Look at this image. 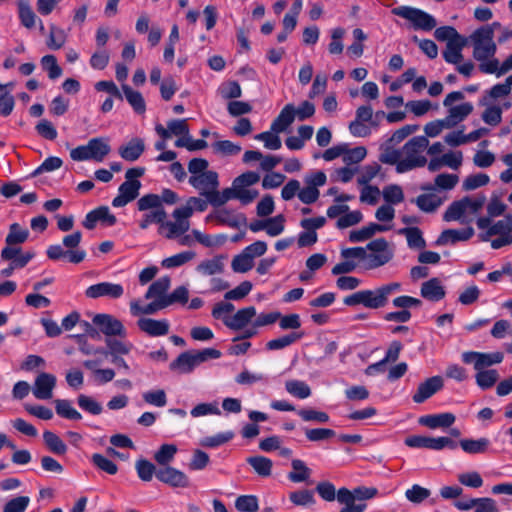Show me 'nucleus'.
<instances>
[{"label": "nucleus", "instance_id": "nucleus-14", "mask_svg": "<svg viewBox=\"0 0 512 512\" xmlns=\"http://www.w3.org/2000/svg\"><path fill=\"white\" fill-rule=\"evenodd\" d=\"M441 376H433L420 383L412 399L415 403H423L443 388Z\"/></svg>", "mask_w": 512, "mask_h": 512}, {"label": "nucleus", "instance_id": "nucleus-54", "mask_svg": "<svg viewBox=\"0 0 512 512\" xmlns=\"http://www.w3.org/2000/svg\"><path fill=\"white\" fill-rule=\"evenodd\" d=\"M91 461L98 469H100L110 475H114L118 471L117 465L113 461H111L108 458H106L105 456H103L102 454H99V453L93 454Z\"/></svg>", "mask_w": 512, "mask_h": 512}, {"label": "nucleus", "instance_id": "nucleus-29", "mask_svg": "<svg viewBox=\"0 0 512 512\" xmlns=\"http://www.w3.org/2000/svg\"><path fill=\"white\" fill-rule=\"evenodd\" d=\"M304 336V332L302 331H294L287 335H283L279 338L272 339L266 343V349L268 350H281L284 349L293 343L299 341Z\"/></svg>", "mask_w": 512, "mask_h": 512}, {"label": "nucleus", "instance_id": "nucleus-62", "mask_svg": "<svg viewBox=\"0 0 512 512\" xmlns=\"http://www.w3.org/2000/svg\"><path fill=\"white\" fill-rule=\"evenodd\" d=\"M66 41V35L64 31L54 25L50 27V34L47 45L50 49H60Z\"/></svg>", "mask_w": 512, "mask_h": 512}, {"label": "nucleus", "instance_id": "nucleus-30", "mask_svg": "<svg viewBox=\"0 0 512 512\" xmlns=\"http://www.w3.org/2000/svg\"><path fill=\"white\" fill-rule=\"evenodd\" d=\"M225 257L223 255L215 256L212 259L202 261L197 266V271L206 276H212L215 274H220L224 271V263L223 260Z\"/></svg>", "mask_w": 512, "mask_h": 512}, {"label": "nucleus", "instance_id": "nucleus-46", "mask_svg": "<svg viewBox=\"0 0 512 512\" xmlns=\"http://www.w3.org/2000/svg\"><path fill=\"white\" fill-rule=\"evenodd\" d=\"M290 501L297 506H311L315 504L314 493L308 489H302L289 494Z\"/></svg>", "mask_w": 512, "mask_h": 512}, {"label": "nucleus", "instance_id": "nucleus-38", "mask_svg": "<svg viewBox=\"0 0 512 512\" xmlns=\"http://www.w3.org/2000/svg\"><path fill=\"white\" fill-rule=\"evenodd\" d=\"M285 389L289 394L299 399H305L311 395V388L306 382L301 380L286 381Z\"/></svg>", "mask_w": 512, "mask_h": 512}, {"label": "nucleus", "instance_id": "nucleus-5", "mask_svg": "<svg viewBox=\"0 0 512 512\" xmlns=\"http://www.w3.org/2000/svg\"><path fill=\"white\" fill-rule=\"evenodd\" d=\"M110 146L103 138H92L87 145H81L71 150L70 157L74 161L95 160L101 162L109 154Z\"/></svg>", "mask_w": 512, "mask_h": 512}, {"label": "nucleus", "instance_id": "nucleus-45", "mask_svg": "<svg viewBox=\"0 0 512 512\" xmlns=\"http://www.w3.org/2000/svg\"><path fill=\"white\" fill-rule=\"evenodd\" d=\"M135 469L137 471L138 477L145 482L151 481L153 475H156L158 470L153 463L143 458L136 461Z\"/></svg>", "mask_w": 512, "mask_h": 512}, {"label": "nucleus", "instance_id": "nucleus-28", "mask_svg": "<svg viewBox=\"0 0 512 512\" xmlns=\"http://www.w3.org/2000/svg\"><path fill=\"white\" fill-rule=\"evenodd\" d=\"M122 91L133 110L137 114H144L146 111V104L142 94L139 91L133 90L127 84H122Z\"/></svg>", "mask_w": 512, "mask_h": 512}, {"label": "nucleus", "instance_id": "nucleus-18", "mask_svg": "<svg viewBox=\"0 0 512 512\" xmlns=\"http://www.w3.org/2000/svg\"><path fill=\"white\" fill-rule=\"evenodd\" d=\"M137 325L141 331L152 337L164 336L169 332V323L167 320L140 318L137 321Z\"/></svg>", "mask_w": 512, "mask_h": 512}, {"label": "nucleus", "instance_id": "nucleus-20", "mask_svg": "<svg viewBox=\"0 0 512 512\" xmlns=\"http://www.w3.org/2000/svg\"><path fill=\"white\" fill-rule=\"evenodd\" d=\"M473 235H474V229L472 227H467L462 230L446 229L437 238L435 244L437 246H444V245L448 244L449 242L454 244L458 241H467Z\"/></svg>", "mask_w": 512, "mask_h": 512}, {"label": "nucleus", "instance_id": "nucleus-13", "mask_svg": "<svg viewBox=\"0 0 512 512\" xmlns=\"http://www.w3.org/2000/svg\"><path fill=\"white\" fill-rule=\"evenodd\" d=\"M477 227L481 230L487 229V237L494 235H511L512 215H507L505 219L499 220L491 225L489 217H480L476 221Z\"/></svg>", "mask_w": 512, "mask_h": 512}, {"label": "nucleus", "instance_id": "nucleus-7", "mask_svg": "<svg viewBox=\"0 0 512 512\" xmlns=\"http://www.w3.org/2000/svg\"><path fill=\"white\" fill-rule=\"evenodd\" d=\"M391 12L396 16L411 21L415 29L431 31L437 25L436 20L432 15L418 8L399 6L393 8Z\"/></svg>", "mask_w": 512, "mask_h": 512}, {"label": "nucleus", "instance_id": "nucleus-41", "mask_svg": "<svg viewBox=\"0 0 512 512\" xmlns=\"http://www.w3.org/2000/svg\"><path fill=\"white\" fill-rule=\"evenodd\" d=\"M177 452V447L174 444H163L158 451L154 454L155 461L161 466H168L173 460Z\"/></svg>", "mask_w": 512, "mask_h": 512}, {"label": "nucleus", "instance_id": "nucleus-12", "mask_svg": "<svg viewBox=\"0 0 512 512\" xmlns=\"http://www.w3.org/2000/svg\"><path fill=\"white\" fill-rule=\"evenodd\" d=\"M56 381V377L53 374L41 372L34 381L32 388L33 395L40 400L51 399Z\"/></svg>", "mask_w": 512, "mask_h": 512}, {"label": "nucleus", "instance_id": "nucleus-34", "mask_svg": "<svg viewBox=\"0 0 512 512\" xmlns=\"http://www.w3.org/2000/svg\"><path fill=\"white\" fill-rule=\"evenodd\" d=\"M55 411L57 415L69 420H80L82 415L72 406L71 401L67 399L54 400Z\"/></svg>", "mask_w": 512, "mask_h": 512}, {"label": "nucleus", "instance_id": "nucleus-63", "mask_svg": "<svg viewBox=\"0 0 512 512\" xmlns=\"http://www.w3.org/2000/svg\"><path fill=\"white\" fill-rule=\"evenodd\" d=\"M216 153L224 156L237 155L241 151V146L234 144L229 140L217 141L213 144Z\"/></svg>", "mask_w": 512, "mask_h": 512}, {"label": "nucleus", "instance_id": "nucleus-25", "mask_svg": "<svg viewBox=\"0 0 512 512\" xmlns=\"http://www.w3.org/2000/svg\"><path fill=\"white\" fill-rule=\"evenodd\" d=\"M145 150V143L141 138H133L126 145L119 148V155L126 161L134 162L140 158Z\"/></svg>", "mask_w": 512, "mask_h": 512}, {"label": "nucleus", "instance_id": "nucleus-24", "mask_svg": "<svg viewBox=\"0 0 512 512\" xmlns=\"http://www.w3.org/2000/svg\"><path fill=\"white\" fill-rule=\"evenodd\" d=\"M467 40L464 37L460 39H450L446 44V49L443 51V58L446 62L451 64H458L462 59V49L466 46Z\"/></svg>", "mask_w": 512, "mask_h": 512}, {"label": "nucleus", "instance_id": "nucleus-22", "mask_svg": "<svg viewBox=\"0 0 512 512\" xmlns=\"http://www.w3.org/2000/svg\"><path fill=\"white\" fill-rule=\"evenodd\" d=\"M256 315V309L254 306L245 307L239 309L230 320L225 321V326L231 330H241L247 326V324Z\"/></svg>", "mask_w": 512, "mask_h": 512}, {"label": "nucleus", "instance_id": "nucleus-33", "mask_svg": "<svg viewBox=\"0 0 512 512\" xmlns=\"http://www.w3.org/2000/svg\"><path fill=\"white\" fill-rule=\"evenodd\" d=\"M399 234L405 235L407 244L412 249H422L426 246L422 231L418 227H407L399 230Z\"/></svg>", "mask_w": 512, "mask_h": 512}, {"label": "nucleus", "instance_id": "nucleus-37", "mask_svg": "<svg viewBox=\"0 0 512 512\" xmlns=\"http://www.w3.org/2000/svg\"><path fill=\"white\" fill-rule=\"evenodd\" d=\"M247 463L258 475L262 477H268L271 475L273 463L270 459L264 456H252L247 458Z\"/></svg>", "mask_w": 512, "mask_h": 512}, {"label": "nucleus", "instance_id": "nucleus-52", "mask_svg": "<svg viewBox=\"0 0 512 512\" xmlns=\"http://www.w3.org/2000/svg\"><path fill=\"white\" fill-rule=\"evenodd\" d=\"M77 403L82 410L93 415H99L103 411V407L99 402L84 394L78 396Z\"/></svg>", "mask_w": 512, "mask_h": 512}, {"label": "nucleus", "instance_id": "nucleus-36", "mask_svg": "<svg viewBox=\"0 0 512 512\" xmlns=\"http://www.w3.org/2000/svg\"><path fill=\"white\" fill-rule=\"evenodd\" d=\"M18 14L24 27L31 29L35 26L36 14L32 10L29 0L18 1Z\"/></svg>", "mask_w": 512, "mask_h": 512}, {"label": "nucleus", "instance_id": "nucleus-43", "mask_svg": "<svg viewBox=\"0 0 512 512\" xmlns=\"http://www.w3.org/2000/svg\"><path fill=\"white\" fill-rule=\"evenodd\" d=\"M466 202H468V200L463 198L452 202L443 215L444 221L450 222L459 220L467 210L464 204Z\"/></svg>", "mask_w": 512, "mask_h": 512}, {"label": "nucleus", "instance_id": "nucleus-56", "mask_svg": "<svg viewBox=\"0 0 512 512\" xmlns=\"http://www.w3.org/2000/svg\"><path fill=\"white\" fill-rule=\"evenodd\" d=\"M137 206L140 211H146L149 209H154V210L164 209L161 205L160 196L157 194H153V193L146 194V195L142 196L138 200Z\"/></svg>", "mask_w": 512, "mask_h": 512}, {"label": "nucleus", "instance_id": "nucleus-2", "mask_svg": "<svg viewBox=\"0 0 512 512\" xmlns=\"http://www.w3.org/2000/svg\"><path fill=\"white\" fill-rule=\"evenodd\" d=\"M428 145L429 140L426 136H416L406 142L401 149L403 158L395 168L396 172L401 174L415 168L424 167L427 163V158L423 155V152Z\"/></svg>", "mask_w": 512, "mask_h": 512}, {"label": "nucleus", "instance_id": "nucleus-26", "mask_svg": "<svg viewBox=\"0 0 512 512\" xmlns=\"http://www.w3.org/2000/svg\"><path fill=\"white\" fill-rule=\"evenodd\" d=\"M417 207L426 213L435 212L442 204L443 199L434 193H424L411 200Z\"/></svg>", "mask_w": 512, "mask_h": 512}, {"label": "nucleus", "instance_id": "nucleus-35", "mask_svg": "<svg viewBox=\"0 0 512 512\" xmlns=\"http://www.w3.org/2000/svg\"><path fill=\"white\" fill-rule=\"evenodd\" d=\"M463 451L468 454H482L488 450L490 441L487 438L474 439H462L459 442Z\"/></svg>", "mask_w": 512, "mask_h": 512}, {"label": "nucleus", "instance_id": "nucleus-3", "mask_svg": "<svg viewBox=\"0 0 512 512\" xmlns=\"http://www.w3.org/2000/svg\"><path fill=\"white\" fill-rule=\"evenodd\" d=\"M81 240L82 233L80 231L66 235L63 237L62 245L54 244L47 248V257L53 261L67 258L70 263L79 264L86 258V252L78 248Z\"/></svg>", "mask_w": 512, "mask_h": 512}, {"label": "nucleus", "instance_id": "nucleus-47", "mask_svg": "<svg viewBox=\"0 0 512 512\" xmlns=\"http://www.w3.org/2000/svg\"><path fill=\"white\" fill-rule=\"evenodd\" d=\"M195 256L196 254L193 251H184L164 259L162 266L165 268L179 267L194 259Z\"/></svg>", "mask_w": 512, "mask_h": 512}, {"label": "nucleus", "instance_id": "nucleus-42", "mask_svg": "<svg viewBox=\"0 0 512 512\" xmlns=\"http://www.w3.org/2000/svg\"><path fill=\"white\" fill-rule=\"evenodd\" d=\"M41 67L48 73L51 80H55L62 75V68L58 65L54 55H45L41 58Z\"/></svg>", "mask_w": 512, "mask_h": 512}, {"label": "nucleus", "instance_id": "nucleus-59", "mask_svg": "<svg viewBox=\"0 0 512 512\" xmlns=\"http://www.w3.org/2000/svg\"><path fill=\"white\" fill-rule=\"evenodd\" d=\"M429 489L424 488L418 484H414L410 489L405 492L406 498L412 503H421L430 496Z\"/></svg>", "mask_w": 512, "mask_h": 512}, {"label": "nucleus", "instance_id": "nucleus-10", "mask_svg": "<svg viewBox=\"0 0 512 512\" xmlns=\"http://www.w3.org/2000/svg\"><path fill=\"white\" fill-rule=\"evenodd\" d=\"M124 288L121 284L101 282L89 286L85 290V296L90 299H97L100 297H108L111 299H118L122 297Z\"/></svg>", "mask_w": 512, "mask_h": 512}, {"label": "nucleus", "instance_id": "nucleus-61", "mask_svg": "<svg viewBox=\"0 0 512 512\" xmlns=\"http://www.w3.org/2000/svg\"><path fill=\"white\" fill-rule=\"evenodd\" d=\"M234 437L232 431L219 433L214 436L205 437L201 441V445L204 447L214 448L229 442Z\"/></svg>", "mask_w": 512, "mask_h": 512}, {"label": "nucleus", "instance_id": "nucleus-16", "mask_svg": "<svg viewBox=\"0 0 512 512\" xmlns=\"http://www.w3.org/2000/svg\"><path fill=\"white\" fill-rule=\"evenodd\" d=\"M215 219L218 224L227 225L231 228H239L241 226L247 225V218L244 214H234L233 212L227 209H220L215 212V214H210L207 216L206 220Z\"/></svg>", "mask_w": 512, "mask_h": 512}, {"label": "nucleus", "instance_id": "nucleus-51", "mask_svg": "<svg viewBox=\"0 0 512 512\" xmlns=\"http://www.w3.org/2000/svg\"><path fill=\"white\" fill-rule=\"evenodd\" d=\"M254 266V261L251 259L250 255L245 254L243 251L234 256L231 267L232 270L236 273H245L251 270Z\"/></svg>", "mask_w": 512, "mask_h": 512}, {"label": "nucleus", "instance_id": "nucleus-57", "mask_svg": "<svg viewBox=\"0 0 512 512\" xmlns=\"http://www.w3.org/2000/svg\"><path fill=\"white\" fill-rule=\"evenodd\" d=\"M252 283L250 281L241 282L236 288L227 291L224 295L225 300H241L245 298L252 290Z\"/></svg>", "mask_w": 512, "mask_h": 512}, {"label": "nucleus", "instance_id": "nucleus-58", "mask_svg": "<svg viewBox=\"0 0 512 512\" xmlns=\"http://www.w3.org/2000/svg\"><path fill=\"white\" fill-rule=\"evenodd\" d=\"M272 131H265L255 135V139L264 142V146L270 150H278L281 148L282 143L280 137Z\"/></svg>", "mask_w": 512, "mask_h": 512}, {"label": "nucleus", "instance_id": "nucleus-19", "mask_svg": "<svg viewBox=\"0 0 512 512\" xmlns=\"http://www.w3.org/2000/svg\"><path fill=\"white\" fill-rule=\"evenodd\" d=\"M189 184L199 190L200 193L217 189L219 186L218 174L215 171L209 170L198 176H190Z\"/></svg>", "mask_w": 512, "mask_h": 512}, {"label": "nucleus", "instance_id": "nucleus-49", "mask_svg": "<svg viewBox=\"0 0 512 512\" xmlns=\"http://www.w3.org/2000/svg\"><path fill=\"white\" fill-rule=\"evenodd\" d=\"M235 508L240 512H256L259 509L255 495H241L235 501Z\"/></svg>", "mask_w": 512, "mask_h": 512}, {"label": "nucleus", "instance_id": "nucleus-44", "mask_svg": "<svg viewBox=\"0 0 512 512\" xmlns=\"http://www.w3.org/2000/svg\"><path fill=\"white\" fill-rule=\"evenodd\" d=\"M498 378L499 374L495 369L480 370L476 374V383L481 389L486 390L494 386Z\"/></svg>", "mask_w": 512, "mask_h": 512}, {"label": "nucleus", "instance_id": "nucleus-1", "mask_svg": "<svg viewBox=\"0 0 512 512\" xmlns=\"http://www.w3.org/2000/svg\"><path fill=\"white\" fill-rule=\"evenodd\" d=\"M401 284L391 282L384 284L374 290H360L344 298L343 302L347 306L363 305L369 309H379L387 305L389 297L400 291Z\"/></svg>", "mask_w": 512, "mask_h": 512}, {"label": "nucleus", "instance_id": "nucleus-55", "mask_svg": "<svg viewBox=\"0 0 512 512\" xmlns=\"http://www.w3.org/2000/svg\"><path fill=\"white\" fill-rule=\"evenodd\" d=\"M297 413L301 419L306 422L313 421L317 423H327L329 421V415L323 411L305 408L300 409Z\"/></svg>", "mask_w": 512, "mask_h": 512}, {"label": "nucleus", "instance_id": "nucleus-15", "mask_svg": "<svg viewBox=\"0 0 512 512\" xmlns=\"http://www.w3.org/2000/svg\"><path fill=\"white\" fill-rule=\"evenodd\" d=\"M140 187L141 182L139 180L123 182L119 186V194L113 199L112 205L117 208L124 207L137 198Z\"/></svg>", "mask_w": 512, "mask_h": 512}, {"label": "nucleus", "instance_id": "nucleus-31", "mask_svg": "<svg viewBox=\"0 0 512 512\" xmlns=\"http://www.w3.org/2000/svg\"><path fill=\"white\" fill-rule=\"evenodd\" d=\"M170 287V278L168 276L161 277L154 281L148 288L145 298L146 299H161L166 298V292Z\"/></svg>", "mask_w": 512, "mask_h": 512}, {"label": "nucleus", "instance_id": "nucleus-39", "mask_svg": "<svg viewBox=\"0 0 512 512\" xmlns=\"http://www.w3.org/2000/svg\"><path fill=\"white\" fill-rule=\"evenodd\" d=\"M293 471L288 474L289 480L295 483L306 481L310 474L311 470L306 466V464L299 459H294L291 462Z\"/></svg>", "mask_w": 512, "mask_h": 512}, {"label": "nucleus", "instance_id": "nucleus-21", "mask_svg": "<svg viewBox=\"0 0 512 512\" xmlns=\"http://www.w3.org/2000/svg\"><path fill=\"white\" fill-rule=\"evenodd\" d=\"M420 294L426 300L437 302L445 297V289L438 278H431L421 285Z\"/></svg>", "mask_w": 512, "mask_h": 512}, {"label": "nucleus", "instance_id": "nucleus-32", "mask_svg": "<svg viewBox=\"0 0 512 512\" xmlns=\"http://www.w3.org/2000/svg\"><path fill=\"white\" fill-rule=\"evenodd\" d=\"M43 440L48 450L56 455H64L67 452V445L52 431H44Z\"/></svg>", "mask_w": 512, "mask_h": 512}, {"label": "nucleus", "instance_id": "nucleus-64", "mask_svg": "<svg viewBox=\"0 0 512 512\" xmlns=\"http://www.w3.org/2000/svg\"><path fill=\"white\" fill-rule=\"evenodd\" d=\"M29 503L30 498L28 496L15 497L5 504L3 512H25Z\"/></svg>", "mask_w": 512, "mask_h": 512}, {"label": "nucleus", "instance_id": "nucleus-40", "mask_svg": "<svg viewBox=\"0 0 512 512\" xmlns=\"http://www.w3.org/2000/svg\"><path fill=\"white\" fill-rule=\"evenodd\" d=\"M29 231L21 228L18 223H13L9 227V233L6 236L7 245H19L27 241Z\"/></svg>", "mask_w": 512, "mask_h": 512}, {"label": "nucleus", "instance_id": "nucleus-50", "mask_svg": "<svg viewBox=\"0 0 512 512\" xmlns=\"http://www.w3.org/2000/svg\"><path fill=\"white\" fill-rule=\"evenodd\" d=\"M510 88L504 83L494 85L490 90L486 91V94L482 97L479 104L481 106H487L490 99H497L505 97L510 94Z\"/></svg>", "mask_w": 512, "mask_h": 512}, {"label": "nucleus", "instance_id": "nucleus-23", "mask_svg": "<svg viewBox=\"0 0 512 512\" xmlns=\"http://www.w3.org/2000/svg\"><path fill=\"white\" fill-rule=\"evenodd\" d=\"M295 120V107L293 104H287L283 107L279 115L273 120L271 124V131L274 133H281Z\"/></svg>", "mask_w": 512, "mask_h": 512}, {"label": "nucleus", "instance_id": "nucleus-8", "mask_svg": "<svg viewBox=\"0 0 512 512\" xmlns=\"http://www.w3.org/2000/svg\"><path fill=\"white\" fill-rule=\"evenodd\" d=\"M373 253L367 254V268L374 269L385 265L393 258V251L389 249L385 238H378L368 243L367 247Z\"/></svg>", "mask_w": 512, "mask_h": 512}, {"label": "nucleus", "instance_id": "nucleus-17", "mask_svg": "<svg viewBox=\"0 0 512 512\" xmlns=\"http://www.w3.org/2000/svg\"><path fill=\"white\" fill-rule=\"evenodd\" d=\"M456 420V417L452 413H440V414H428L421 416L418 420L420 425L428 427L430 429L437 428H449Z\"/></svg>", "mask_w": 512, "mask_h": 512}, {"label": "nucleus", "instance_id": "nucleus-4", "mask_svg": "<svg viewBox=\"0 0 512 512\" xmlns=\"http://www.w3.org/2000/svg\"><path fill=\"white\" fill-rule=\"evenodd\" d=\"M221 351L215 348H205L203 350H188L182 352L174 361L169 365L171 371H176L180 374H189L195 367L209 359H218L221 357Z\"/></svg>", "mask_w": 512, "mask_h": 512}, {"label": "nucleus", "instance_id": "nucleus-60", "mask_svg": "<svg viewBox=\"0 0 512 512\" xmlns=\"http://www.w3.org/2000/svg\"><path fill=\"white\" fill-rule=\"evenodd\" d=\"M383 198L389 204H398L404 200V193L399 185H388L383 189Z\"/></svg>", "mask_w": 512, "mask_h": 512}, {"label": "nucleus", "instance_id": "nucleus-48", "mask_svg": "<svg viewBox=\"0 0 512 512\" xmlns=\"http://www.w3.org/2000/svg\"><path fill=\"white\" fill-rule=\"evenodd\" d=\"M503 358L504 355L501 352L480 353L479 359L475 363V370L480 371L494 364H499L503 361Z\"/></svg>", "mask_w": 512, "mask_h": 512}, {"label": "nucleus", "instance_id": "nucleus-27", "mask_svg": "<svg viewBox=\"0 0 512 512\" xmlns=\"http://www.w3.org/2000/svg\"><path fill=\"white\" fill-rule=\"evenodd\" d=\"M337 500L340 504L345 505L340 512H363L366 509L365 503H355L356 501L350 494V490L345 487L337 491Z\"/></svg>", "mask_w": 512, "mask_h": 512}, {"label": "nucleus", "instance_id": "nucleus-11", "mask_svg": "<svg viewBox=\"0 0 512 512\" xmlns=\"http://www.w3.org/2000/svg\"><path fill=\"white\" fill-rule=\"evenodd\" d=\"M156 478L171 487L186 488L190 485L188 476L171 466L159 468L156 472Z\"/></svg>", "mask_w": 512, "mask_h": 512}, {"label": "nucleus", "instance_id": "nucleus-53", "mask_svg": "<svg viewBox=\"0 0 512 512\" xmlns=\"http://www.w3.org/2000/svg\"><path fill=\"white\" fill-rule=\"evenodd\" d=\"M489 176L484 173L469 175L463 181L462 188L465 191H472L489 183Z\"/></svg>", "mask_w": 512, "mask_h": 512}, {"label": "nucleus", "instance_id": "nucleus-6", "mask_svg": "<svg viewBox=\"0 0 512 512\" xmlns=\"http://www.w3.org/2000/svg\"><path fill=\"white\" fill-rule=\"evenodd\" d=\"M470 39L473 43V56L476 60L484 61L495 55L497 48L490 27L478 28L471 34Z\"/></svg>", "mask_w": 512, "mask_h": 512}, {"label": "nucleus", "instance_id": "nucleus-9", "mask_svg": "<svg viewBox=\"0 0 512 512\" xmlns=\"http://www.w3.org/2000/svg\"><path fill=\"white\" fill-rule=\"evenodd\" d=\"M93 324L99 328L107 338L112 336L126 337V329L122 322L110 314H96Z\"/></svg>", "mask_w": 512, "mask_h": 512}]
</instances>
